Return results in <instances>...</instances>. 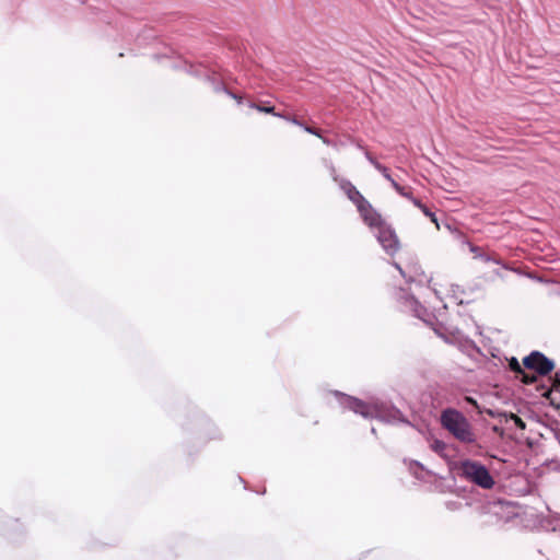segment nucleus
<instances>
[{
  "label": "nucleus",
  "mask_w": 560,
  "mask_h": 560,
  "mask_svg": "<svg viewBox=\"0 0 560 560\" xmlns=\"http://www.w3.org/2000/svg\"><path fill=\"white\" fill-rule=\"evenodd\" d=\"M552 390L560 392V371L555 374V377L552 378L551 388L545 392L542 396L549 398Z\"/></svg>",
  "instance_id": "nucleus-10"
},
{
  "label": "nucleus",
  "mask_w": 560,
  "mask_h": 560,
  "mask_svg": "<svg viewBox=\"0 0 560 560\" xmlns=\"http://www.w3.org/2000/svg\"><path fill=\"white\" fill-rule=\"evenodd\" d=\"M394 189L402 197L408 198L411 201V198H413L410 189L400 186L397 182H393Z\"/></svg>",
  "instance_id": "nucleus-11"
},
{
  "label": "nucleus",
  "mask_w": 560,
  "mask_h": 560,
  "mask_svg": "<svg viewBox=\"0 0 560 560\" xmlns=\"http://www.w3.org/2000/svg\"><path fill=\"white\" fill-rule=\"evenodd\" d=\"M467 402L471 404L472 406H475L476 408H478V405H477V401L471 398V397H466L465 398Z\"/></svg>",
  "instance_id": "nucleus-19"
},
{
  "label": "nucleus",
  "mask_w": 560,
  "mask_h": 560,
  "mask_svg": "<svg viewBox=\"0 0 560 560\" xmlns=\"http://www.w3.org/2000/svg\"><path fill=\"white\" fill-rule=\"evenodd\" d=\"M509 368L516 374V377H520L522 383L524 384H534L537 382V376L535 374L526 373L524 368L520 364L516 358H511L509 361Z\"/></svg>",
  "instance_id": "nucleus-8"
},
{
  "label": "nucleus",
  "mask_w": 560,
  "mask_h": 560,
  "mask_svg": "<svg viewBox=\"0 0 560 560\" xmlns=\"http://www.w3.org/2000/svg\"><path fill=\"white\" fill-rule=\"evenodd\" d=\"M348 407L355 413H359L365 418L373 415V409L368 404L357 398H350Z\"/></svg>",
  "instance_id": "nucleus-9"
},
{
  "label": "nucleus",
  "mask_w": 560,
  "mask_h": 560,
  "mask_svg": "<svg viewBox=\"0 0 560 560\" xmlns=\"http://www.w3.org/2000/svg\"><path fill=\"white\" fill-rule=\"evenodd\" d=\"M470 250L475 254V257H482V248L470 245Z\"/></svg>",
  "instance_id": "nucleus-16"
},
{
  "label": "nucleus",
  "mask_w": 560,
  "mask_h": 560,
  "mask_svg": "<svg viewBox=\"0 0 560 560\" xmlns=\"http://www.w3.org/2000/svg\"><path fill=\"white\" fill-rule=\"evenodd\" d=\"M375 167L382 172V174L384 175V177L393 185V182H396L389 174L388 172V168L381 165L380 163H376L375 164Z\"/></svg>",
  "instance_id": "nucleus-12"
},
{
  "label": "nucleus",
  "mask_w": 560,
  "mask_h": 560,
  "mask_svg": "<svg viewBox=\"0 0 560 560\" xmlns=\"http://www.w3.org/2000/svg\"><path fill=\"white\" fill-rule=\"evenodd\" d=\"M252 108H255L256 110L265 114H271L276 117L285 119L296 126L302 127L306 132L312 133L323 140L324 143L329 144V141L322 136V132L319 129L314 128L312 126L305 125L302 120H300L295 115L285 114V113H278L276 112L275 106H270L268 102H259V103H250L249 105Z\"/></svg>",
  "instance_id": "nucleus-3"
},
{
  "label": "nucleus",
  "mask_w": 560,
  "mask_h": 560,
  "mask_svg": "<svg viewBox=\"0 0 560 560\" xmlns=\"http://www.w3.org/2000/svg\"><path fill=\"white\" fill-rule=\"evenodd\" d=\"M523 365L525 369L532 370L541 376L548 375L555 369L553 361L539 351H533L525 357Z\"/></svg>",
  "instance_id": "nucleus-5"
},
{
  "label": "nucleus",
  "mask_w": 560,
  "mask_h": 560,
  "mask_svg": "<svg viewBox=\"0 0 560 560\" xmlns=\"http://www.w3.org/2000/svg\"><path fill=\"white\" fill-rule=\"evenodd\" d=\"M510 419L513 420L515 425L520 428L521 430H524L526 428L525 422L515 413H510Z\"/></svg>",
  "instance_id": "nucleus-13"
},
{
  "label": "nucleus",
  "mask_w": 560,
  "mask_h": 560,
  "mask_svg": "<svg viewBox=\"0 0 560 560\" xmlns=\"http://www.w3.org/2000/svg\"><path fill=\"white\" fill-rule=\"evenodd\" d=\"M229 94H230V95H231V96H232V97H233V98H234L238 104H241V103H242V96H238V95H236V94H234V93H231V92H229Z\"/></svg>",
  "instance_id": "nucleus-18"
},
{
  "label": "nucleus",
  "mask_w": 560,
  "mask_h": 560,
  "mask_svg": "<svg viewBox=\"0 0 560 560\" xmlns=\"http://www.w3.org/2000/svg\"><path fill=\"white\" fill-rule=\"evenodd\" d=\"M362 221L370 229H375L380 224H383L386 221L382 214L370 203L369 200H365L362 205H359L357 208Z\"/></svg>",
  "instance_id": "nucleus-6"
},
{
  "label": "nucleus",
  "mask_w": 560,
  "mask_h": 560,
  "mask_svg": "<svg viewBox=\"0 0 560 560\" xmlns=\"http://www.w3.org/2000/svg\"><path fill=\"white\" fill-rule=\"evenodd\" d=\"M425 217H428L435 225L439 228L438 219L435 214L427 207L424 206L421 210Z\"/></svg>",
  "instance_id": "nucleus-14"
},
{
  "label": "nucleus",
  "mask_w": 560,
  "mask_h": 560,
  "mask_svg": "<svg viewBox=\"0 0 560 560\" xmlns=\"http://www.w3.org/2000/svg\"><path fill=\"white\" fill-rule=\"evenodd\" d=\"M341 190L346 194L350 201H352L358 208L359 205H362L366 199L364 196L357 189V187L347 179H341L339 183Z\"/></svg>",
  "instance_id": "nucleus-7"
},
{
  "label": "nucleus",
  "mask_w": 560,
  "mask_h": 560,
  "mask_svg": "<svg viewBox=\"0 0 560 560\" xmlns=\"http://www.w3.org/2000/svg\"><path fill=\"white\" fill-rule=\"evenodd\" d=\"M376 237L383 249L390 256L397 254L400 249V241L395 230L386 221L375 228Z\"/></svg>",
  "instance_id": "nucleus-4"
},
{
  "label": "nucleus",
  "mask_w": 560,
  "mask_h": 560,
  "mask_svg": "<svg viewBox=\"0 0 560 560\" xmlns=\"http://www.w3.org/2000/svg\"><path fill=\"white\" fill-rule=\"evenodd\" d=\"M411 202L417 207L419 208L420 210H422V208L425 206L424 203L421 202V200H419L418 198H411Z\"/></svg>",
  "instance_id": "nucleus-17"
},
{
  "label": "nucleus",
  "mask_w": 560,
  "mask_h": 560,
  "mask_svg": "<svg viewBox=\"0 0 560 560\" xmlns=\"http://www.w3.org/2000/svg\"><path fill=\"white\" fill-rule=\"evenodd\" d=\"M441 424L458 441L472 443L476 436L468 420L455 409H445L441 415Z\"/></svg>",
  "instance_id": "nucleus-1"
},
{
  "label": "nucleus",
  "mask_w": 560,
  "mask_h": 560,
  "mask_svg": "<svg viewBox=\"0 0 560 560\" xmlns=\"http://www.w3.org/2000/svg\"><path fill=\"white\" fill-rule=\"evenodd\" d=\"M480 258H481V259H483V260H487V261H488V260H492L493 262H495V264H498V265H500V264H501V259H500V257H499V256H497V255H495V256H493V257H490V256H488V255H486V254H483V253H482V257H480Z\"/></svg>",
  "instance_id": "nucleus-15"
},
{
  "label": "nucleus",
  "mask_w": 560,
  "mask_h": 560,
  "mask_svg": "<svg viewBox=\"0 0 560 560\" xmlns=\"http://www.w3.org/2000/svg\"><path fill=\"white\" fill-rule=\"evenodd\" d=\"M458 470L460 477L482 489L489 490L494 486L493 477L487 467L479 462L465 459L459 463Z\"/></svg>",
  "instance_id": "nucleus-2"
}]
</instances>
